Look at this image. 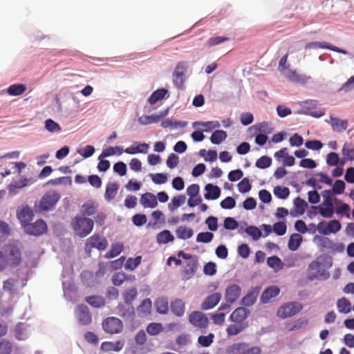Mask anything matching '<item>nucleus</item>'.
<instances>
[{
	"label": "nucleus",
	"instance_id": "obj_1",
	"mask_svg": "<svg viewBox=\"0 0 354 354\" xmlns=\"http://www.w3.org/2000/svg\"><path fill=\"white\" fill-rule=\"evenodd\" d=\"M72 228L80 237H85L93 228V221L91 218L75 216L71 221Z\"/></svg>",
	"mask_w": 354,
	"mask_h": 354
},
{
	"label": "nucleus",
	"instance_id": "obj_2",
	"mask_svg": "<svg viewBox=\"0 0 354 354\" xmlns=\"http://www.w3.org/2000/svg\"><path fill=\"white\" fill-rule=\"evenodd\" d=\"M178 257L189 260L182 270L183 278L184 279H189L192 278L195 274L198 269V262L197 257L185 253L183 251H180L178 253Z\"/></svg>",
	"mask_w": 354,
	"mask_h": 354
},
{
	"label": "nucleus",
	"instance_id": "obj_3",
	"mask_svg": "<svg viewBox=\"0 0 354 354\" xmlns=\"http://www.w3.org/2000/svg\"><path fill=\"white\" fill-rule=\"evenodd\" d=\"M9 267H17L21 261V252L20 248L15 244L7 245L3 250Z\"/></svg>",
	"mask_w": 354,
	"mask_h": 354
},
{
	"label": "nucleus",
	"instance_id": "obj_4",
	"mask_svg": "<svg viewBox=\"0 0 354 354\" xmlns=\"http://www.w3.org/2000/svg\"><path fill=\"white\" fill-rule=\"evenodd\" d=\"M60 199V195L55 191H49L44 194L39 201L38 208L40 211H48L54 208Z\"/></svg>",
	"mask_w": 354,
	"mask_h": 354
},
{
	"label": "nucleus",
	"instance_id": "obj_5",
	"mask_svg": "<svg viewBox=\"0 0 354 354\" xmlns=\"http://www.w3.org/2000/svg\"><path fill=\"white\" fill-rule=\"evenodd\" d=\"M302 308L303 306L300 303L289 302L278 309L277 315L279 317L285 319L299 313Z\"/></svg>",
	"mask_w": 354,
	"mask_h": 354
},
{
	"label": "nucleus",
	"instance_id": "obj_6",
	"mask_svg": "<svg viewBox=\"0 0 354 354\" xmlns=\"http://www.w3.org/2000/svg\"><path fill=\"white\" fill-rule=\"evenodd\" d=\"M342 228L338 220H331L328 222L322 221L318 223V232L323 235H328L338 232Z\"/></svg>",
	"mask_w": 354,
	"mask_h": 354
},
{
	"label": "nucleus",
	"instance_id": "obj_7",
	"mask_svg": "<svg viewBox=\"0 0 354 354\" xmlns=\"http://www.w3.org/2000/svg\"><path fill=\"white\" fill-rule=\"evenodd\" d=\"M102 327L106 333L115 334L122 331L123 324L120 319L110 317L102 322Z\"/></svg>",
	"mask_w": 354,
	"mask_h": 354
},
{
	"label": "nucleus",
	"instance_id": "obj_8",
	"mask_svg": "<svg viewBox=\"0 0 354 354\" xmlns=\"http://www.w3.org/2000/svg\"><path fill=\"white\" fill-rule=\"evenodd\" d=\"M24 229L28 234L40 236L47 232L48 227L44 221L39 219L35 223H29Z\"/></svg>",
	"mask_w": 354,
	"mask_h": 354
},
{
	"label": "nucleus",
	"instance_id": "obj_9",
	"mask_svg": "<svg viewBox=\"0 0 354 354\" xmlns=\"http://www.w3.org/2000/svg\"><path fill=\"white\" fill-rule=\"evenodd\" d=\"M76 318L81 325L87 326L92 322V316L88 308L84 304L78 305L75 310Z\"/></svg>",
	"mask_w": 354,
	"mask_h": 354
},
{
	"label": "nucleus",
	"instance_id": "obj_10",
	"mask_svg": "<svg viewBox=\"0 0 354 354\" xmlns=\"http://www.w3.org/2000/svg\"><path fill=\"white\" fill-rule=\"evenodd\" d=\"M189 322L196 327L203 328L208 324V319L204 313L194 311L189 315Z\"/></svg>",
	"mask_w": 354,
	"mask_h": 354
},
{
	"label": "nucleus",
	"instance_id": "obj_11",
	"mask_svg": "<svg viewBox=\"0 0 354 354\" xmlns=\"http://www.w3.org/2000/svg\"><path fill=\"white\" fill-rule=\"evenodd\" d=\"M107 245L108 243L106 239L99 234H94L89 237L86 243L87 247L97 248L99 250H105Z\"/></svg>",
	"mask_w": 354,
	"mask_h": 354
},
{
	"label": "nucleus",
	"instance_id": "obj_12",
	"mask_svg": "<svg viewBox=\"0 0 354 354\" xmlns=\"http://www.w3.org/2000/svg\"><path fill=\"white\" fill-rule=\"evenodd\" d=\"M185 66L183 63H178L173 73V82L178 88H183L184 84Z\"/></svg>",
	"mask_w": 354,
	"mask_h": 354
},
{
	"label": "nucleus",
	"instance_id": "obj_13",
	"mask_svg": "<svg viewBox=\"0 0 354 354\" xmlns=\"http://www.w3.org/2000/svg\"><path fill=\"white\" fill-rule=\"evenodd\" d=\"M233 351H236L237 354H261V349L259 346H252L248 348L246 343H236L232 346Z\"/></svg>",
	"mask_w": 354,
	"mask_h": 354
},
{
	"label": "nucleus",
	"instance_id": "obj_14",
	"mask_svg": "<svg viewBox=\"0 0 354 354\" xmlns=\"http://www.w3.org/2000/svg\"><path fill=\"white\" fill-rule=\"evenodd\" d=\"M33 216L34 213L32 209L28 206L23 207L17 214V218L19 220L21 226L24 228L30 223L33 218Z\"/></svg>",
	"mask_w": 354,
	"mask_h": 354
},
{
	"label": "nucleus",
	"instance_id": "obj_15",
	"mask_svg": "<svg viewBox=\"0 0 354 354\" xmlns=\"http://www.w3.org/2000/svg\"><path fill=\"white\" fill-rule=\"evenodd\" d=\"M317 48H324V49H328L339 53H342L344 55L347 54V51L343 49H341L337 46H332L330 44H328L326 42H310L307 44L305 46V49H317Z\"/></svg>",
	"mask_w": 354,
	"mask_h": 354
},
{
	"label": "nucleus",
	"instance_id": "obj_16",
	"mask_svg": "<svg viewBox=\"0 0 354 354\" xmlns=\"http://www.w3.org/2000/svg\"><path fill=\"white\" fill-rule=\"evenodd\" d=\"M241 289L237 284L229 285L225 290V299L227 303L232 304L240 297Z\"/></svg>",
	"mask_w": 354,
	"mask_h": 354
},
{
	"label": "nucleus",
	"instance_id": "obj_17",
	"mask_svg": "<svg viewBox=\"0 0 354 354\" xmlns=\"http://www.w3.org/2000/svg\"><path fill=\"white\" fill-rule=\"evenodd\" d=\"M250 311L245 308H236L230 315V320L234 323L245 324L244 321L248 317Z\"/></svg>",
	"mask_w": 354,
	"mask_h": 354
},
{
	"label": "nucleus",
	"instance_id": "obj_18",
	"mask_svg": "<svg viewBox=\"0 0 354 354\" xmlns=\"http://www.w3.org/2000/svg\"><path fill=\"white\" fill-rule=\"evenodd\" d=\"M221 299V295L219 292L213 293L206 297L201 305L203 310H209L213 308L218 304Z\"/></svg>",
	"mask_w": 354,
	"mask_h": 354
},
{
	"label": "nucleus",
	"instance_id": "obj_19",
	"mask_svg": "<svg viewBox=\"0 0 354 354\" xmlns=\"http://www.w3.org/2000/svg\"><path fill=\"white\" fill-rule=\"evenodd\" d=\"M304 107L306 108V113L315 118H319L324 115V111L316 106V103L313 101H306L304 102Z\"/></svg>",
	"mask_w": 354,
	"mask_h": 354
},
{
	"label": "nucleus",
	"instance_id": "obj_20",
	"mask_svg": "<svg viewBox=\"0 0 354 354\" xmlns=\"http://www.w3.org/2000/svg\"><path fill=\"white\" fill-rule=\"evenodd\" d=\"M140 204L145 208H155L158 205L157 198L153 194L147 192L141 196Z\"/></svg>",
	"mask_w": 354,
	"mask_h": 354
},
{
	"label": "nucleus",
	"instance_id": "obj_21",
	"mask_svg": "<svg viewBox=\"0 0 354 354\" xmlns=\"http://www.w3.org/2000/svg\"><path fill=\"white\" fill-rule=\"evenodd\" d=\"M280 292V289L276 286H271L267 288L261 296L262 303H267L273 297H277Z\"/></svg>",
	"mask_w": 354,
	"mask_h": 354
},
{
	"label": "nucleus",
	"instance_id": "obj_22",
	"mask_svg": "<svg viewBox=\"0 0 354 354\" xmlns=\"http://www.w3.org/2000/svg\"><path fill=\"white\" fill-rule=\"evenodd\" d=\"M205 189L206 193L205 194L204 196L207 200H216L221 195V189L216 185L209 183L205 185Z\"/></svg>",
	"mask_w": 354,
	"mask_h": 354
},
{
	"label": "nucleus",
	"instance_id": "obj_23",
	"mask_svg": "<svg viewBox=\"0 0 354 354\" xmlns=\"http://www.w3.org/2000/svg\"><path fill=\"white\" fill-rule=\"evenodd\" d=\"M330 123L331 124L332 129L336 132H342L347 129L348 121L346 120H341L339 118L330 116Z\"/></svg>",
	"mask_w": 354,
	"mask_h": 354
},
{
	"label": "nucleus",
	"instance_id": "obj_24",
	"mask_svg": "<svg viewBox=\"0 0 354 354\" xmlns=\"http://www.w3.org/2000/svg\"><path fill=\"white\" fill-rule=\"evenodd\" d=\"M286 76L292 82L299 83V84H306L307 83L310 77L307 76L306 75H301L297 73L296 71L290 70L286 73Z\"/></svg>",
	"mask_w": 354,
	"mask_h": 354
},
{
	"label": "nucleus",
	"instance_id": "obj_25",
	"mask_svg": "<svg viewBox=\"0 0 354 354\" xmlns=\"http://www.w3.org/2000/svg\"><path fill=\"white\" fill-rule=\"evenodd\" d=\"M119 185L117 183H109L106 185L104 198L106 201L110 202L114 199L118 194Z\"/></svg>",
	"mask_w": 354,
	"mask_h": 354
},
{
	"label": "nucleus",
	"instance_id": "obj_26",
	"mask_svg": "<svg viewBox=\"0 0 354 354\" xmlns=\"http://www.w3.org/2000/svg\"><path fill=\"white\" fill-rule=\"evenodd\" d=\"M313 208L317 211L322 217L326 218H330L333 216L335 213L334 206H326L322 204L317 206H313Z\"/></svg>",
	"mask_w": 354,
	"mask_h": 354
},
{
	"label": "nucleus",
	"instance_id": "obj_27",
	"mask_svg": "<svg viewBox=\"0 0 354 354\" xmlns=\"http://www.w3.org/2000/svg\"><path fill=\"white\" fill-rule=\"evenodd\" d=\"M259 290L260 288L259 287H256L254 289L249 292L245 296L243 297L241 300L242 304L245 306H250L253 305L257 300Z\"/></svg>",
	"mask_w": 354,
	"mask_h": 354
},
{
	"label": "nucleus",
	"instance_id": "obj_28",
	"mask_svg": "<svg viewBox=\"0 0 354 354\" xmlns=\"http://www.w3.org/2000/svg\"><path fill=\"white\" fill-rule=\"evenodd\" d=\"M171 312L177 317H181L185 311V303L180 299H176L171 303Z\"/></svg>",
	"mask_w": 354,
	"mask_h": 354
},
{
	"label": "nucleus",
	"instance_id": "obj_29",
	"mask_svg": "<svg viewBox=\"0 0 354 354\" xmlns=\"http://www.w3.org/2000/svg\"><path fill=\"white\" fill-rule=\"evenodd\" d=\"M124 346V343L121 341L115 342H104L101 344V349L104 351H120Z\"/></svg>",
	"mask_w": 354,
	"mask_h": 354
},
{
	"label": "nucleus",
	"instance_id": "obj_30",
	"mask_svg": "<svg viewBox=\"0 0 354 354\" xmlns=\"http://www.w3.org/2000/svg\"><path fill=\"white\" fill-rule=\"evenodd\" d=\"M149 145L147 143H139L136 146L131 145L124 149V152L128 154L147 153L149 150Z\"/></svg>",
	"mask_w": 354,
	"mask_h": 354
},
{
	"label": "nucleus",
	"instance_id": "obj_31",
	"mask_svg": "<svg viewBox=\"0 0 354 354\" xmlns=\"http://www.w3.org/2000/svg\"><path fill=\"white\" fill-rule=\"evenodd\" d=\"M335 203L339 205V207H337L336 209H335V212L341 216H345L347 218H350V212H351V207L350 206L345 203H343L342 200L335 198Z\"/></svg>",
	"mask_w": 354,
	"mask_h": 354
},
{
	"label": "nucleus",
	"instance_id": "obj_32",
	"mask_svg": "<svg viewBox=\"0 0 354 354\" xmlns=\"http://www.w3.org/2000/svg\"><path fill=\"white\" fill-rule=\"evenodd\" d=\"M174 240L173 234L167 230L160 232L156 236V241L159 244H167L169 242H172Z\"/></svg>",
	"mask_w": 354,
	"mask_h": 354
},
{
	"label": "nucleus",
	"instance_id": "obj_33",
	"mask_svg": "<svg viewBox=\"0 0 354 354\" xmlns=\"http://www.w3.org/2000/svg\"><path fill=\"white\" fill-rule=\"evenodd\" d=\"M168 93V91L165 88H159L153 91L148 99V102L150 104H155L159 100L163 99Z\"/></svg>",
	"mask_w": 354,
	"mask_h": 354
},
{
	"label": "nucleus",
	"instance_id": "obj_34",
	"mask_svg": "<svg viewBox=\"0 0 354 354\" xmlns=\"http://www.w3.org/2000/svg\"><path fill=\"white\" fill-rule=\"evenodd\" d=\"M337 308L339 313L347 314L351 311V304L348 299L342 297L337 300Z\"/></svg>",
	"mask_w": 354,
	"mask_h": 354
},
{
	"label": "nucleus",
	"instance_id": "obj_35",
	"mask_svg": "<svg viewBox=\"0 0 354 354\" xmlns=\"http://www.w3.org/2000/svg\"><path fill=\"white\" fill-rule=\"evenodd\" d=\"M267 263L268 266L272 268L275 272L282 270L284 267V263L277 256L268 257L267 259Z\"/></svg>",
	"mask_w": 354,
	"mask_h": 354
},
{
	"label": "nucleus",
	"instance_id": "obj_36",
	"mask_svg": "<svg viewBox=\"0 0 354 354\" xmlns=\"http://www.w3.org/2000/svg\"><path fill=\"white\" fill-rule=\"evenodd\" d=\"M248 326L247 324H239L235 323L234 324L229 325L226 329L228 336H232L238 335L239 333L243 331Z\"/></svg>",
	"mask_w": 354,
	"mask_h": 354
},
{
	"label": "nucleus",
	"instance_id": "obj_37",
	"mask_svg": "<svg viewBox=\"0 0 354 354\" xmlns=\"http://www.w3.org/2000/svg\"><path fill=\"white\" fill-rule=\"evenodd\" d=\"M177 238L180 239H188L193 236L194 232L192 228L186 226H180L176 230Z\"/></svg>",
	"mask_w": 354,
	"mask_h": 354
},
{
	"label": "nucleus",
	"instance_id": "obj_38",
	"mask_svg": "<svg viewBox=\"0 0 354 354\" xmlns=\"http://www.w3.org/2000/svg\"><path fill=\"white\" fill-rule=\"evenodd\" d=\"M26 91V86L23 84H14L10 85L7 93L12 96H17L24 93Z\"/></svg>",
	"mask_w": 354,
	"mask_h": 354
},
{
	"label": "nucleus",
	"instance_id": "obj_39",
	"mask_svg": "<svg viewBox=\"0 0 354 354\" xmlns=\"http://www.w3.org/2000/svg\"><path fill=\"white\" fill-rule=\"evenodd\" d=\"M227 133L223 130L214 131L211 137L210 141L214 145H219L227 138Z\"/></svg>",
	"mask_w": 354,
	"mask_h": 354
},
{
	"label": "nucleus",
	"instance_id": "obj_40",
	"mask_svg": "<svg viewBox=\"0 0 354 354\" xmlns=\"http://www.w3.org/2000/svg\"><path fill=\"white\" fill-rule=\"evenodd\" d=\"M168 301L166 298H158L156 301V308L158 313L165 315L169 311Z\"/></svg>",
	"mask_w": 354,
	"mask_h": 354
},
{
	"label": "nucleus",
	"instance_id": "obj_41",
	"mask_svg": "<svg viewBox=\"0 0 354 354\" xmlns=\"http://www.w3.org/2000/svg\"><path fill=\"white\" fill-rule=\"evenodd\" d=\"M302 236L299 234H293L288 241V248L292 251L297 250L301 245Z\"/></svg>",
	"mask_w": 354,
	"mask_h": 354
},
{
	"label": "nucleus",
	"instance_id": "obj_42",
	"mask_svg": "<svg viewBox=\"0 0 354 354\" xmlns=\"http://www.w3.org/2000/svg\"><path fill=\"white\" fill-rule=\"evenodd\" d=\"M127 308L122 304L118 306V313L124 318H132L134 315V309L131 305L127 304Z\"/></svg>",
	"mask_w": 354,
	"mask_h": 354
},
{
	"label": "nucleus",
	"instance_id": "obj_43",
	"mask_svg": "<svg viewBox=\"0 0 354 354\" xmlns=\"http://www.w3.org/2000/svg\"><path fill=\"white\" fill-rule=\"evenodd\" d=\"M85 300L93 308H100L105 304V301L101 296H89L87 297Z\"/></svg>",
	"mask_w": 354,
	"mask_h": 354
},
{
	"label": "nucleus",
	"instance_id": "obj_44",
	"mask_svg": "<svg viewBox=\"0 0 354 354\" xmlns=\"http://www.w3.org/2000/svg\"><path fill=\"white\" fill-rule=\"evenodd\" d=\"M123 244L120 243H115L111 245V249L105 254V257L107 259H111L119 255L123 250Z\"/></svg>",
	"mask_w": 354,
	"mask_h": 354
},
{
	"label": "nucleus",
	"instance_id": "obj_45",
	"mask_svg": "<svg viewBox=\"0 0 354 354\" xmlns=\"http://www.w3.org/2000/svg\"><path fill=\"white\" fill-rule=\"evenodd\" d=\"M187 125V122L173 120L171 119H167L163 121L161 126L163 128H184Z\"/></svg>",
	"mask_w": 354,
	"mask_h": 354
},
{
	"label": "nucleus",
	"instance_id": "obj_46",
	"mask_svg": "<svg viewBox=\"0 0 354 354\" xmlns=\"http://www.w3.org/2000/svg\"><path fill=\"white\" fill-rule=\"evenodd\" d=\"M294 205L297 214L302 215L308 207V203L306 201L298 196L294 200Z\"/></svg>",
	"mask_w": 354,
	"mask_h": 354
},
{
	"label": "nucleus",
	"instance_id": "obj_47",
	"mask_svg": "<svg viewBox=\"0 0 354 354\" xmlns=\"http://www.w3.org/2000/svg\"><path fill=\"white\" fill-rule=\"evenodd\" d=\"M323 197V202L321 203L323 205L326 206H334V203H335V197H334V194L330 192V190H324L322 193Z\"/></svg>",
	"mask_w": 354,
	"mask_h": 354
},
{
	"label": "nucleus",
	"instance_id": "obj_48",
	"mask_svg": "<svg viewBox=\"0 0 354 354\" xmlns=\"http://www.w3.org/2000/svg\"><path fill=\"white\" fill-rule=\"evenodd\" d=\"M123 152H124V150L121 147H110L102 151L101 155L99 156V159L102 157H108L115 154L120 156Z\"/></svg>",
	"mask_w": 354,
	"mask_h": 354
},
{
	"label": "nucleus",
	"instance_id": "obj_49",
	"mask_svg": "<svg viewBox=\"0 0 354 354\" xmlns=\"http://www.w3.org/2000/svg\"><path fill=\"white\" fill-rule=\"evenodd\" d=\"M137 294L136 288H131L127 290L123 294V299L126 304L131 305V302L136 298Z\"/></svg>",
	"mask_w": 354,
	"mask_h": 354
},
{
	"label": "nucleus",
	"instance_id": "obj_50",
	"mask_svg": "<svg viewBox=\"0 0 354 354\" xmlns=\"http://www.w3.org/2000/svg\"><path fill=\"white\" fill-rule=\"evenodd\" d=\"M10 234V229L8 224L0 221V243L3 242Z\"/></svg>",
	"mask_w": 354,
	"mask_h": 354
},
{
	"label": "nucleus",
	"instance_id": "obj_51",
	"mask_svg": "<svg viewBox=\"0 0 354 354\" xmlns=\"http://www.w3.org/2000/svg\"><path fill=\"white\" fill-rule=\"evenodd\" d=\"M185 196L184 195H178L172 198L171 203L169 204L168 207L171 211H174L177 209L185 201Z\"/></svg>",
	"mask_w": 354,
	"mask_h": 354
},
{
	"label": "nucleus",
	"instance_id": "obj_52",
	"mask_svg": "<svg viewBox=\"0 0 354 354\" xmlns=\"http://www.w3.org/2000/svg\"><path fill=\"white\" fill-rule=\"evenodd\" d=\"M274 194L279 198L286 199L290 194V190L288 187L277 186L274 188Z\"/></svg>",
	"mask_w": 354,
	"mask_h": 354
},
{
	"label": "nucleus",
	"instance_id": "obj_53",
	"mask_svg": "<svg viewBox=\"0 0 354 354\" xmlns=\"http://www.w3.org/2000/svg\"><path fill=\"white\" fill-rule=\"evenodd\" d=\"M142 257L138 256L136 258H129L124 265L126 270H133L136 269L141 263Z\"/></svg>",
	"mask_w": 354,
	"mask_h": 354
},
{
	"label": "nucleus",
	"instance_id": "obj_54",
	"mask_svg": "<svg viewBox=\"0 0 354 354\" xmlns=\"http://www.w3.org/2000/svg\"><path fill=\"white\" fill-rule=\"evenodd\" d=\"M97 205L93 202L85 203L82 205V212L87 216L93 215L97 212Z\"/></svg>",
	"mask_w": 354,
	"mask_h": 354
},
{
	"label": "nucleus",
	"instance_id": "obj_55",
	"mask_svg": "<svg viewBox=\"0 0 354 354\" xmlns=\"http://www.w3.org/2000/svg\"><path fill=\"white\" fill-rule=\"evenodd\" d=\"M308 324V321L306 319L300 318V319H298V320L295 322L293 324H289L288 325V330L289 331L299 330V329L301 328L302 327L307 326Z\"/></svg>",
	"mask_w": 354,
	"mask_h": 354
},
{
	"label": "nucleus",
	"instance_id": "obj_56",
	"mask_svg": "<svg viewBox=\"0 0 354 354\" xmlns=\"http://www.w3.org/2000/svg\"><path fill=\"white\" fill-rule=\"evenodd\" d=\"M271 164L272 158L268 156H263L257 160L255 165L259 169H266L269 167L271 165Z\"/></svg>",
	"mask_w": 354,
	"mask_h": 354
},
{
	"label": "nucleus",
	"instance_id": "obj_57",
	"mask_svg": "<svg viewBox=\"0 0 354 354\" xmlns=\"http://www.w3.org/2000/svg\"><path fill=\"white\" fill-rule=\"evenodd\" d=\"M342 153L346 159L354 160V146L350 144H345L342 148Z\"/></svg>",
	"mask_w": 354,
	"mask_h": 354
},
{
	"label": "nucleus",
	"instance_id": "obj_58",
	"mask_svg": "<svg viewBox=\"0 0 354 354\" xmlns=\"http://www.w3.org/2000/svg\"><path fill=\"white\" fill-rule=\"evenodd\" d=\"M245 232L254 241H257L261 236L262 233L261 230L256 226H249L245 228Z\"/></svg>",
	"mask_w": 354,
	"mask_h": 354
},
{
	"label": "nucleus",
	"instance_id": "obj_59",
	"mask_svg": "<svg viewBox=\"0 0 354 354\" xmlns=\"http://www.w3.org/2000/svg\"><path fill=\"white\" fill-rule=\"evenodd\" d=\"M45 128L51 133L61 131V127L59 124L52 119H48L46 120Z\"/></svg>",
	"mask_w": 354,
	"mask_h": 354
},
{
	"label": "nucleus",
	"instance_id": "obj_60",
	"mask_svg": "<svg viewBox=\"0 0 354 354\" xmlns=\"http://www.w3.org/2000/svg\"><path fill=\"white\" fill-rule=\"evenodd\" d=\"M214 234L212 232H200L196 236V241L198 243H207L212 241Z\"/></svg>",
	"mask_w": 354,
	"mask_h": 354
},
{
	"label": "nucleus",
	"instance_id": "obj_61",
	"mask_svg": "<svg viewBox=\"0 0 354 354\" xmlns=\"http://www.w3.org/2000/svg\"><path fill=\"white\" fill-rule=\"evenodd\" d=\"M12 350V344L6 339L0 341V354H10Z\"/></svg>",
	"mask_w": 354,
	"mask_h": 354
},
{
	"label": "nucleus",
	"instance_id": "obj_62",
	"mask_svg": "<svg viewBox=\"0 0 354 354\" xmlns=\"http://www.w3.org/2000/svg\"><path fill=\"white\" fill-rule=\"evenodd\" d=\"M345 189V183L344 181L341 180H337L334 185L333 187L330 190V192L334 194H341L344 192Z\"/></svg>",
	"mask_w": 354,
	"mask_h": 354
},
{
	"label": "nucleus",
	"instance_id": "obj_63",
	"mask_svg": "<svg viewBox=\"0 0 354 354\" xmlns=\"http://www.w3.org/2000/svg\"><path fill=\"white\" fill-rule=\"evenodd\" d=\"M214 335L212 333H209L207 336L201 335L198 339V342L204 347H207L211 345L213 342Z\"/></svg>",
	"mask_w": 354,
	"mask_h": 354
},
{
	"label": "nucleus",
	"instance_id": "obj_64",
	"mask_svg": "<svg viewBox=\"0 0 354 354\" xmlns=\"http://www.w3.org/2000/svg\"><path fill=\"white\" fill-rule=\"evenodd\" d=\"M162 325L158 323H151L147 328V331L151 335H156L162 330Z\"/></svg>",
	"mask_w": 354,
	"mask_h": 354
}]
</instances>
